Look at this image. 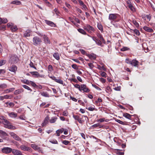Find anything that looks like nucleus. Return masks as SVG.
Wrapping results in <instances>:
<instances>
[{
  "label": "nucleus",
  "mask_w": 155,
  "mask_h": 155,
  "mask_svg": "<svg viewBox=\"0 0 155 155\" xmlns=\"http://www.w3.org/2000/svg\"><path fill=\"white\" fill-rule=\"evenodd\" d=\"M78 31L84 35H87L86 32L84 31V29L81 28H78Z\"/></svg>",
  "instance_id": "32"
},
{
  "label": "nucleus",
  "mask_w": 155,
  "mask_h": 155,
  "mask_svg": "<svg viewBox=\"0 0 155 155\" xmlns=\"http://www.w3.org/2000/svg\"><path fill=\"white\" fill-rule=\"evenodd\" d=\"M8 114L9 117L12 118H15L17 116V114L13 112L8 113Z\"/></svg>",
  "instance_id": "29"
},
{
  "label": "nucleus",
  "mask_w": 155,
  "mask_h": 155,
  "mask_svg": "<svg viewBox=\"0 0 155 155\" xmlns=\"http://www.w3.org/2000/svg\"><path fill=\"white\" fill-rule=\"evenodd\" d=\"M53 56L56 60H58L60 59V56L58 53H54L53 54Z\"/></svg>",
  "instance_id": "37"
},
{
  "label": "nucleus",
  "mask_w": 155,
  "mask_h": 155,
  "mask_svg": "<svg viewBox=\"0 0 155 155\" xmlns=\"http://www.w3.org/2000/svg\"><path fill=\"white\" fill-rule=\"evenodd\" d=\"M22 82L26 84H29V81L28 80H21Z\"/></svg>",
  "instance_id": "58"
},
{
  "label": "nucleus",
  "mask_w": 155,
  "mask_h": 155,
  "mask_svg": "<svg viewBox=\"0 0 155 155\" xmlns=\"http://www.w3.org/2000/svg\"><path fill=\"white\" fill-rule=\"evenodd\" d=\"M127 6L131 11L133 12H135V9L133 6L132 4H130L129 5H127Z\"/></svg>",
  "instance_id": "31"
},
{
  "label": "nucleus",
  "mask_w": 155,
  "mask_h": 155,
  "mask_svg": "<svg viewBox=\"0 0 155 155\" xmlns=\"http://www.w3.org/2000/svg\"><path fill=\"white\" fill-rule=\"evenodd\" d=\"M30 66L31 67L34 68L36 70H37L36 67L34 66L33 63L31 61L30 62Z\"/></svg>",
  "instance_id": "59"
},
{
  "label": "nucleus",
  "mask_w": 155,
  "mask_h": 155,
  "mask_svg": "<svg viewBox=\"0 0 155 155\" xmlns=\"http://www.w3.org/2000/svg\"><path fill=\"white\" fill-rule=\"evenodd\" d=\"M115 121L119 123L120 124H122V125H127V122L125 121H122L119 120L118 119H116L115 120Z\"/></svg>",
  "instance_id": "35"
},
{
  "label": "nucleus",
  "mask_w": 155,
  "mask_h": 155,
  "mask_svg": "<svg viewBox=\"0 0 155 155\" xmlns=\"http://www.w3.org/2000/svg\"><path fill=\"white\" fill-rule=\"evenodd\" d=\"M6 61L5 60H2L0 61V66H1L6 63Z\"/></svg>",
  "instance_id": "49"
},
{
  "label": "nucleus",
  "mask_w": 155,
  "mask_h": 155,
  "mask_svg": "<svg viewBox=\"0 0 155 155\" xmlns=\"http://www.w3.org/2000/svg\"><path fill=\"white\" fill-rule=\"evenodd\" d=\"M33 44L35 46L40 45L42 42L41 39L38 36L34 37L33 39Z\"/></svg>",
  "instance_id": "4"
},
{
  "label": "nucleus",
  "mask_w": 155,
  "mask_h": 155,
  "mask_svg": "<svg viewBox=\"0 0 155 155\" xmlns=\"http://www.w3.org/2000/svg\"><path fill=\"white\" fill-rule=\"evenodd\" d=\"M11 4H16L17 5H19L21 4V2L19 1H14L12 2H11Z\"/></svg>",
  "instance_id": "38"
},
{
  "label": "nucleus",
  "mask_w": 155,
  "mask_h": 155,
  "mask_svg": "<svg viewBox=\"0 0 155 155\" xmlns=\"http://www.w3.org/2000/svg\"><path fill=\"white\" fill-rule=\"evenodd\" d=\"M86 109L89 111H93L95 110L94 106V107H89L88 108H86Z\"/></svg>",
  "instance_id": "61"
},
{
  "label": "nucleus",
  "mask_w": 155,
  "mask_h": 155,
  "mask_svg": "<svg viewBox=\"0 0 155 155\" xmlns=\"http://www.w3.org/2000/svg\"><path fill=\"white\" fill-rule=\"evenodd\" d=\"M102 98L101 97H99L97 99V101H95V104H98L99 103H100L101 102H102Z\"/></svg>",
  "instance_id": "42"
},
{
  "label": "nucleus",
  "mask_w": 155,
  "mask_h": 155,
  "mask_svg": "<svg viewBox=\"0 0 155 155\" xmlns=\"http://www.w3.org/2000/svg\"><path fill=\"white\" fill-rule=\"evenodd\" d=\"M13 149L8 147H5L2 149V151L4 153H9L11 152L12 153Z\"/></svg>",
  "instance_id": "8"
},
{
  "label": "nucleus",
  "mask_w": 155,
  "mask_h": 155,
  "mask_svg": "<svg viewBox=\"0 0 155 155\" xmlns=\"http://www.w3.org/2000/svg\"><path fill=\"white\" fill-rule=\"evenodd\" d=\"M57 118L56 117H53L51 118L50 119H49V122L51 123H53L55 122Z\"/></svg>",
  "instance_id": "34"
},
{
  "label": "nucleus",
  "mask_w": 155,
  "mask_h": 155,
  "mask_svg": "<svg viewBox=\"0 0 155 155\" xmlns=\"http://www.w3.org/2000/svg\"><path fill=\"white\" fill-rule=\"evenodd\" d=\"M68 19H69V20L71 21V22L73 23L74 25L77 26V25H78L77 23H75L73 21V19L72 18H71V17H69L68 18Z\"/></svg>",
  "instance_id": "54"
},
{
  "label": "nucleus",
  "mask_w": 155,
  "mask_h": 155,
  "mask_svg": "<svg viewBox=\"0 0 155 155\" xmlns=\"http://www.w3.org/2000/svg\"><path fill=\"white\" fill-rule=\"evenodd\" d=\"M139 61L135 59H133L131 61V64L134 67H137Z\"/></svg>",
  "instance_id": "19"
},
{
  "label": "nucleus",
  "mask_w": 155,
  "mask_h": 155,
  "mask_svg": "<svg viewBox=\"0 0 155 155\" xmlns=\"http://www.w3.org/2000/svg\"><path fill=\"white\" fill-rule=\"evenodd\" d=\"M109 19L111 21V22L119 21L121 19V16L117 14H110L108 17Z\"/></svg>",
  "instance_id": "1"
},
{
  "label": "nucleus",
  "mask_w": 155,
  "mask_h": 155,
  "mask_svg": "<svg viewBox=\"0 0 155 155\" xmlns=\"http://www.w3.org/2000/svg\"><path fill=\"white\" fill-rule=\"evenodd\" d=\"M83 28L84 30L87 31L89 33H91L92 31H95L94 28L89 24H86L84 25Z\"/></svg>",
  "instance_id": "3"
},
{
  "label": "nucleus",
  "mask_w": 155,
  "mask_h": 155,
  "mask_svg": "<svg viewBox=\"0 0 155 155\" xmlns=\"http://www.w3.org/2000/svg\"><path fill=\"white\" fill-rule=\"evenodd\" d=\"M17 69V67L14 65L9 67L8 68V70L10 71L15 73Z\"/></svg>",
  "instance_id": "11"
},
{
  "label": "nucleus",
  "mask_w": 155,
  "mask_h": 155,
  "mask_svg": "<svg viewBox=\"0 0 155 155\" xmlns=\"http://www.w3.org/2000/svg\"><path fill=\"white\" fill-rule=\"evenodd\" d=\"M133 22L137 27V28L139 27V24L138 23V22L137 21H136L135 20H134L133 21Z\"/></svg>",
  "instance_id": "52"
},
{
  "label": "nucleus",
  "mask_w": 155,
  "mask_h": 155,
  "mask_svg": "<svg viewBox=\"0 0 155 155\" xmlns=\"http://www.w3.org/2000/svg\"><path fill=\"white\" fill-rule=\"evenodd\" d=\"M44 41L46 44H50V41L47 36L46 35H44L43 36Z\"/></svg>",
  "instance_id": "26"
},
{
  "label": "nucleus",
  "mask_w": 155,
  "mask_h": 155,
  "mask_svg": "<svg viewBox=\"0 0 155 155\" xmlns=\"http://www.w3.org/2000/svg\"><path fill=\"white\" fill-rule=\"evenodd\" d=\"M49 141L50 143H53V144H58V141H57V140H56L55 139L53 140H49Z\"/></svg>",
  "instance_id": "53"
},
{
  "label": "nucleus",
  "mask_w": 155,
  "mask_h": 155,
  "mask_svg": "<svg viewBox=\"0 0 155 155\" xmlns=\"http://www.w3.org/2000/svg\"><path fill=\"white\" fill-rule=\"evenodd\" d=\"M79 91H83L84 92L87 93L90 92V90L87 87L86 84H83L81 85Z\"/></svg>",
  "instance_id": "5"
},
{
  "label": "nucleus",
  "mask_w": 155,
  "mask_h": 155,
  "mask_svg": "<svg viewBox=\"0 0 155 155\" xmlns=\"http://www.w3.org/2000/svg\"><path fill=\"white\" fill-rule=\"evenodd\" d=\"M71 67L72 68L75 70H78V66L76 64H73L71 65Z\"/></svg>",
  "instance_id": "55"
},
{
  "label": "nucleus",
  "mask_w": 155,
  "mask_h": 155,
  "mask_svg": "<svg viewBox=\"0 0 155 155\" xmlns=\"http://www.w3.org/2000/svg\"><path fill=\"white\" fill-rule=\"evenodd\" d=\"M93 40L96 42V44L100 46L101 47H103L104 45L102 44V41L101 40H99L95 37H92Z\"/></svg>",
  "instance_id": "9"
},
{
  "label": "nucleus",
  "mask_w": 155,
  "mask_h": 155,
  "mask_svg": "<svg viewBox=\"0 0 155 155\" xmlns=\"http://www.w3.org/2000/svg\"><path fill=\"white\" fill-rule=\"evenodd\" d=\"M24 91V89L23 88H21L20 89H17L15 90L14 93V94L15 95H18L21 93L23 92Z\"/></svg>",
  "instance_id": "22"
},
{
  "label": "nucleus",
  "mask_w": 155,
  "mask_h": 155,
  "mask_svg": "<svg viewBox=\"0 0 155 155\" xmlns=\"http://www.w3.org/2000/svg\"><path fill=\"white\" fill-rule=\"evenodd\" d=\"M131 32H134L135 34H136L137 35H140V33L138 30L137 29H131Z\"/></svg>",
  "instance_id": "33"
},
{
  "label": "nucleus",
  "mask_w": 155,
  "mask_h": 155,
  "mask_svg": "<svg viewBox=\"0 0 155 155\" xmlns=\"http://www.w3.org/2000/svg\"><path fill=\"white\" fill-rule=\"evenodd\" d=\"M97 35L98 38L102 41V42L103 43L105 44L106 41L104 40V38L103 37L102 35L100 33H98L97 34Z\"/></svg>",
  "instance_id": "18"
},
{
  "label": "nucleus",
  "mask_w": 155,
  "mask_h": 155,
  "mask_svg": "<svg viewBox=\"0 0 155 155\" xmlns=\"http://www.w3.org/2000/svg\"><path fill=\"white\" fill-rule=\"evenodd\" d=\"M123 115L124 117L129 120H131V117L133 116L132 115L127 113H123Z\"/></svg>",
  "instance_id": "20"
},
{
  "label": "nucleus",
  "mask_w": 155,
  "mask_h": 155,
  "mask_svg": "<svg viewBox=\"0 0 155 155\" xmlns=\"http://www.w3.org/2000/svg\"><path fill=\"white\" fill-rule=\"evenodd\" d=\"M5 121H2V123L5 125V127L6 128L12 130L16 129V127L15 126L12 125L8 121L7 119H5Z\"/></svg>",
  "instance_id": "2"
},
{
  "label": "nucleus",
  "mask_w": 155,
  "mask_h": 155,
  "mask_svg": "<svg viewBox=\"0 0 155 155\" xmlns=\"http://www.w3.org/2000/svg\"><path fill=\"white\" fill-rule=\"evenodd\" d=\"M8 135L7 134L5 131L0 130V136L4 139H6L7 137L6 136H7Z\"/></svg>",
  "instance_id": "14"
},
{
  "label": "nucleus",
  "mask_w": 155,
  "mask_h": 155,
  "mask_svg": "<svg viewBox=\"0 0 155 155\" xmlns=\"http://www.w3.org/2000/svg\"><path fill=\"white\" fill-rule=\"evenodd\" d=\"M97 26L98 29L100 30L101 31V32H103V28L102 25L101 23H98L97 24Z\"/></svg>",
  "instance_id": "39"
},
{
  "label": "nucleus",
  "mask_w": 155,
  "mask_h": 155,
  "mask_svg": "<svg viewBox=\"0 0 155 155\" xmlns=\"http://www.w3.org/2000/svg\"><path fill=\"white\" fill-rule=\"evenodd\" d=\"M92 86L98 91L101 90V89L95 84H92Z\"/></svg>",
  "instance_id": "51"
},
{
  "label": "nucleus",
  "mask_w": 155,
  "mask_h": 155,
  "mask_svg": "<svg viewBox=\"0 0 155 155\" xmlns=\"http://www.w3.org/2000/svg\"><path fill=\"white\" fill-rule=\"evenodd\" d=\"M131 61L129 58H127L125 60V62L128 64H131Z\"/></svg>",
  "instance_id": "62"
},
{
  "label": "nucleus",
  "mask_w": 155,
  "mask_h": 155,
  "mask_svg": "<svg viewBox=\"0 0 155 155\" xmlns=\"http://www.w3.org/2000/svg\"><path fill=\"white\" fill-rule=\"evenodd\" d=\"M62 143L66 145H70V141L66 140L63 141Z\"/></svg>",
  "instance_id": "43"
},
{
  "label": "nucleus",
  "mask_w": 155,
  "mask_h": 155,
  "mask_svg": "<svg viewBox=\"0 0 155 155\" xmlns=\"http://www.w3.org/2000/svg\"><path fill=\"white\" fill-rule=\"evenodd\" d=\"M78 2L81 8L85 11H88V9L84 2L81 0H78Z\"/></svg>",
  "instance_id": "6"
},
{
  "label": "nucleus",
  "mask_w": 155,
  "mask_h": 155,
  "mask_svg": "<svg viewBox=\"0 0 155 155\" xmlns=\"http://www.w3.org/2000/svg\"><path fill=\"white\" fill-rule=\"evenodd\" d=\"M22 86L25 89H26L30 91H32V89L30 87L26 85H23Z\"/></svg>",
  "instance_id": "46"
},
{
  "label": "nucleus",
  "mask_w": 155,
  "mask_h": 155,
  "mask_svg": "<svg viewBox=\"0 0 155 155\" xmlns=\"http://www.w3.org/2000/svg\"><path fill=\"white\" fill-rule=\"evenodd\" d=\"M143 29L147 32L152 33L153 31V29L147 26H144L143 28Z\"/></svg>",
  "instance_id": "23"
},
{
  "label": "nucleus",
  "mask_w": 155,
  "mask_h": 155,
  "mask_svg": "<svg viewBox=\"0 0 155 155\" xmlns=\"http://www.w3.org/2000/svg\"><path fill=\"white\" fill-rule=\"evenodd\" d=\"M10 134L11 136L13 137L15 140L18 141H21V138L14 132H10Z\"/></svg>",
  "instance_id": "10"
},
{
  "label": "nucleus",
  "mask_w": 155,
  "mask_h": 155,
  "mask_svg": "<svg viewBox=\"0 0 155 155\" xmlns=\"http://www.w3.org/2000/svg\"><path fill=\"white\" fill-rule=\"evenodd\" d=\"M30 73L32 75V76L35 77V78H44V75L40 74L37 71H31L30 72Z\"/></svg>",
  "instance_id": "7"
},
{
  "label": "nucleus",
  "mask_w": 155,
  "mask_h": 155,
  "mask_svg": "<svg viewBox=\"0 0 155 155\" xmlns=\"http://www.w3.org/2000/svg\"><path fill=\"white\" fill-rule=\"evenodd\" d=\"M48 70L50 72H51L53 70V68L51 65H49L48 66Z\"/></svg>",
  "instance_id": "47"
},
{
  "label": "nucleus",
  "mask_w": 155,
  "mask_h": 155,
  "mask_svg": "<svg viewBox=\"0 0 155 155\" xmlns=\"http://www.w3.org/2000/svg\"><path fill=\"white\" fill-rule=\"evenodd\" d=\"M86 118H87V117L86 116L82 115L81 117H79L78 122L80 124H82L84 122L85 120H86Z\"/></svg>",
  "instance_id": "13"
},
{
  "label": "nucleus",
  "mask_w": 155,
  "mask_h": 155,
  "mask_svg": "<svg viewBox=\"0 0 155 155\" xmlns=\"http://www.w3.org/2000/svg\"><path fill=\"white\" fill-rule=\"evenodd\" d=\"M86 55L91 59L95 60L96 58V56L94 54H86Z\"/></svg>",
  "instance_id": "24"
},
{
  "label": "nucleus",
  "mask_w": 155,
  "mask_h": 155,
  "mask_svg": "<svg viewBox=\"0 0 155 155\" xmlns=\"http://www.w3.org/2000/svg\"><path fill=\"white\" fill-rule=\"evenodd\" d=\"M3 24H5L8 22V20L6 18H2Z\"/></svg>",
  "instance_id": "63"
},
{
  "label": "nucleus",
  "mask_w": 155,
  "mask_h": 155,
  "mask_svg": "<svg viewBox=\"0 0 155 155\" xmlns=\"http://www.w3.org/2000/svg\"><path fill=\"white\" fill-rule=\"evenodd\" d=\"M41 94L43 96L45 97H49V94L46 92H43L41 93Z\"/></svg>",
  "instance_id": "44"
},
{
  "label": "nucleus",
  "mask_w": 155,
  "mask_h": 155,
  "mask_svg": "<svg viewBox=\"0 0 155 155\" xmlns=\"http://www.w3.org/2000/svg\"><path fill=\"white\" fill-rule=\"evenodd\" d=\"M15 89L14 87L11 88L9 89H7L4 91V93L6 94L8 93L14 91Z\"/></svg>",
  "instance_id": "27"
},
{
  "label": "nucleus",
  "mask_w": 155,
  "mask_h": 155,
  "mask_svg": "<svg viewBox=\"0 0 155 155\" xmlns=\"http://www.w3.org/2000/svg\"><path fill=\"white\" fill-rule=\"evenodd\" d=\"M45 23L48 25L51 26L52 27H55L56 26V25L53 22L48 20H45Z\"/></svg>",
  "instance_id": "17"
},
{
  "label": "nucleus",
  "mask_w": 155,
  "mask_h": 155,
  "mask_svg": "<svg viewBox=\"0 0 155 155\" xmlns=\"http://www.w3.org/2000/svg\"><path fill=\"white\" fill-rule=\"evenodd\" d=\"M13 96L12 95H6L4 96L5 99H11L13 97Z\"/></svg>",
  "instance_id": "41"
},
{
  "label": "nucleus",
  "mask_w": 155,
  "mask_h": 155,
  "mask_svg": "<svg viewBox=\"0 0 155 155\" xmlns=\"http://www.w3.org/2000/svg\"><path fill=\"white\" fill-rule=\"evenodd\" d=\"M24 36L25 37H29L31 35V31L29 30H27L24 33Z\"/></svg>",
  "instance_id": "25"
},
{
  "label": "nucleus",
  "mask_w": 155,
  "mask_h": 155,
  "mask_svg": "<svg viewBox=\"0 0 155 155\" xmlns=\"http://www.w3.org/2000/svg\"><path fill=\"white\" fill-rule=\"evenodd\" d=\"M64 130V128H61V129L58 130L56 131L57 136H59L60 135V134L62 133Z\"/></svg>",
  "instance_id": "30"
},
{
  "label": "nucleus",
  "mask_w": 155,
  "mask_h": 155,
  "mask_svg": "<svg viewBox=\"0 0 155 155\" xmlns=\"http://www.w3.org/2000/svg\"><path fill=\"white\" fill-rule=\"evenodd\" d=\"M49 120V118L48 116V115L45 118L44 121L41 124L42 126L44 127L47 125L48 123Z\"/></svg>",
  "instance_id": "15"
},
{
  "label": "nucleus",
  "mask_w": 155,
  "mask_h": 155,
  "mask_svg": "<svg viewBox=\"0 0 155 155\" xmlns=\"http://www.w3.org/2000/svg\"><path fill=\"white\" fill-rule=\"evenodd\" d=\"M30 83L34 87L36 88L37 86V85L33 81H30Z\"/></svg>",
  "instance_id": "50"
},
{
  "label": "nucleus",
  "mask_w": 155,
  "mask_h": 155,
  "mask_svg": "<svg viewBox=\"0 0 155 155\" xmlns=\"http://www.w3.org/2000/svg\"><path fill=\"white\" fill-rule=\"evenodd\" d=\"M55 82L58 83L59 84H63V81L62 80H61L60 79H56V80H55Z\"/></svg>",
  "instance_id": "40"
},
{
  "label": "nucleus",
  "mask_w": 155,
  "mask_h": 155,
  "mask_svg": "<svg viewBox=\"0 0 155 155\" xmlns=\"http://www.w3.org/2000/svg\"><path fill=\"white\" fill-rule=\"evenodd\" d=\"M129 48L127 47H124L121 49L120 50L121 51H127L129 50Z\"/></svg>",
  "instance_id": "57"
},
{
  "label": "nucleus",
  "mask_w": 155,
  "mask_h": 155,
  "mask_svg": "<svg viewBox=\"0 0 155 155\" xmlns=\"http://www.w3.org/2000/svg\"><path fill=\"white\" fill-rule=\"evenodd\" d=\"M10 28L12 31L13 32L16 31L18 30V28L16 25H12Z\"/></svg>",
  "instance_id": "36"
},
{
  "label": "nucleus",
  "mask_w": 155,
  "mask_h": 155,
  "mask_svg": "<svg viewBox=\"0 0 155 155\" xmlns=\"http://www.w3.org/2000/svg\"><path fill=\"white\" fill-rule=\"evenodd\" d=\"M11 59L12 60V63H14L17 62L16 61L17 60L18 58L15 56H12L11 58Z\"/></svg>",
  "instance_id": "28"
},
{
  "label": "nucleus",
  "mask_w": 155,
  "mask_h": 155,
  "mask_svg": "<svg viewBox=\"0 0 155 155\" xmlns=\"http://www.w3.org/2000/svg\"><path fill=\"white\" fill-rule=\"evenodd\" d=\"M12 153L14 155H23V154L20 150L15 149H13Z\"/></svg>",
  "instance_id": "16"
},
{
  "label": "nucleus",
  "mask_w": 155,
  "mask_h": 155,
  "mask_svg": "<svg viewBox=\"0 0 155 155\" xmlns=\"http://www.w3.org/2000/svg\"><path fill=\"white\" fill-rule=\"evenodd\" d=\"M6 72V71L5 69H0V74H3Z\"/></svg>",
  "instance_id": "64"
},
{
  "label": "nucleus",
  "mask_w": 155,
  "mask_h": 155,
  "mask_svg": "<svg viewBox=\"0 0 155 155\" xmlns=\"http://www.w3.org/2000/svg\"><path fill=\"white\" fill-rule=\"evenodd\" d=\"M88 65L91 69H92L94 67V65L91 63H89Z\"/></svg>",
  "instance_id": "60"
},
{
  "label": "nucleus",
  "mask_w": 155,
  "mask_h": 155,
  "mask_svg": "<svg viewBox=\"0 0 155 155\" xmlns=\"http://www.w3.org/2000/svg\"><path fill=\"white\" fill-rule=\"evenodd\" d=\"M69 80L71 82L72 81H73L76 83H77L78 82V80L75 78H70L69 79Z\"/></svg>",
  "instance_id": "48"
},
{
  "label": "nucleus",
  "mask_w": 155,
  "mask_h": 155,
  "mask_svg": "<svg viewBox=\"0 0 155 155\" xmlns=\"http://www.w3.org/2000/svg\"><path fill=\"white\" fill-rule=\"evenodd\" d=\"M6 105L5 106L6 107H13L15 105L14 104L13 102H7L5 103Z\"/></svg>",
  "instance_id": "21"
},
{
  "label": "nucleus",
  "mask_w": 155,
  "mask_h": 155,
  "mask_svg": "<svg viewBox=\"0 0 155 155\" xmlns=\"http://www.w3.org/2000/svg\"><path fill=\"white\" fill-rule=\"evenodd\" d=\"M97 68L100 70H103L104 71L106 70V68L104 67V66H101L99 65L98 66Z\"/></svg>",
  "instance_id": "45"
},
{
  "label": "nucleus",
  "mask_w": 155,
  "mask_h": 155,
  "mask_svg": "<svg viewBox=\"0 0 155 155\" xmlns=\"http://www.w3.org/2000/svg\"><path fill=\"white\" fill-rule=\"evenodd\" d=\"M101 76L104 78H106L107 77V74L106 73L103 71L101 73Z\"/></svg>",
  "instance_id": "56"
},
{
  "label": "nucleus",
  "mask_w": 155,
  "mask_h": 155,
  "mask_svg": "<svg viewBox=\"0 0 155 155\" xmlns=\"http://www.w3.org/2000/svg\"><path fill=\"white\" fill-rule=\"evenodd\" d=\"M20 148L21 150L23 151H27L29 152L31 151V148L24 145H21L20 146Z\"/></svg>",
  "instance_id": "12"
}]
</instances>
